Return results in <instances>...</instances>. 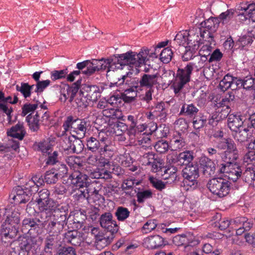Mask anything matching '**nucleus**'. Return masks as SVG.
Segmentation results:
<instances>
[{
	"instance_id": "nucleus-1",
	"label": "nucleus",
	"mask_w": 255,
	"mask_h": 255,
	"mask_svg": "<svg viewBox=\"0 0 255 255\" xmlns=\"http://www.w3.org/2000/svg\"><path fill=\"white\" fill-rule=\"evenodd\" d=\"M68 209L67 206L58 205L55 209L49 211L48 216L44 217L48 223L46 230L50 234L59 236L62 232L69 219L68 217Z\"/></svg>"
},
{
	"instance_id": "nucleus-2",
	"label": "nucleus",
	"mask_w": 255,
	"mask_h": 255,
	"mask_svg": "<svg viewBox=\"0 0 255 255\" xmlns=\"http://www.w3.org/2000/svg\"><path fill=\"white\" fill-rule=\"evenodd\" d=\"M148 49H141L138 53L129 51L122 54L115 55V61L117 62L118 65L115 67H117V69H122L123 66L140 67L143 64L145 65L148 60Z\"/></svg>"
},
{
	"instance_id": "nucleus-3",
	"label": "nucleus",
	"mask_w": 255,
	"mask_h": 255,
	"mask_svg": "<svg viewBox=\"0 0 255 255\" xmlns=\"http://www.w3.org/2000/svg\"><path fill=\"white\" fill-rule=\"evenodd\" d=\"M65 131L70 130L76 134L79 138H82L85 136L86 132L89 127L90 123L86 119H74L70 116L66 118L63 125Z\"/></svg>"
},
{
	"instance_id": "nucleus-4",
	"label": "nucleus",
	"mask_w": 255,
	"mask_h": 255,
	"mask_svg": "<svg viewBox=\"0 0 255 255\" xmlns=\"http://www.w3.org/2000/svg\"><path fill=\"white\" fill-rule=\"evenodd\" d=\"M26 186L24 189L19 186L14 188L9 195L10 198L18 204L28 202L30 199V196L37 191L38 186L33 181H29Z\"/></svg>"
},
{
	"instance_id": "nucleus-5",
	"label": "nucleus",
	"mask_w": 255,
	"mask_h": 255,
	"mask_svg": "<svg viewBox=\"0 0 255 255\" xmlns=\"http://www.w3.org/2000/svg\"><path fill=\"white\" fill-rule=\"evenodd\" d=\"M207 187L211 193L220 198L226 196L231 189L229 181L221 177L210 179L208 182Z\"/></svg>"
},
{
	"instance_id": "nucleus-6",
	"label": "nucleus",
	"mask_w": 255,
	"mask_h": 255,
	"mask_svg": "<svg viewBox=\"0 0 255 255\" xmlns=\"http://www.w3.org/2000/svg\"><path fill=\"white\" fill-rule=\"evenodd\" d=\"M81 79L78 80L73 83L71 86L68 84H62L60 87L61 96L59 100L61 102L65 103L69 98V102L72 103L78 92L81 84Z\"/></svg>"
},
{
	"instance_id": "nucleus-7",
	"label": "nucleus",
	"mask_w": 255,
	"mask_h": 255,
	"mask_svg": "<svg viewBox=\"0 0 255 255\" xmlns=\"http://www.w3.org/2000/svg\"><path fill=\"white\" fill-rule=\"evenodd\" d=\"M182 176L184 178V183L187 186L196 187L197 179L199 177L198 165L196 163L186 166L182 170Z\"/></svg>"
},
{
	"instance_id": "nucleus-8",
	"label": "nucleus",
	"mask_w": 255,
	"mask_h": 255,
	"mask_svg": "<svg viewBox=\"0 0 255 255\" xmlns=\"http://www.w3.org/2000/svg\"><path fill=\"white\" fill-rule=\"evenodd\" d=\"M49 191L47 189H43L38 192V197L36 198L40 211H45L47 214L55 209V207H54V203L49 199Z\"/></svg>"
},
{
	"instance_id": "nucleus-9",
	"label": "nucleus",
	"mask_w": 255,
	"mask_h": 255,
	"mask_svg": "<svg viewBox=\"0 0 255 255\" xmlns=\"http://www.w3.org/2000/svg\"><path fill=\"white\" fill-rule=\"evenodd\" d=\"M40 218H26L22 221V229L23 231L24 228L26 230H28L30 232L32 230L39 229L41 226L45 227L46 224V221L44 217L48 216V214L45 211L41 212L39 214Z\"/></svg>"
},
{
	"instance_id": "nucleus-10",
	"label": "nucleus",
	"mask_w": 255,
	"mask_h": 255,
	"mask_svg": "<svg viewBox=\"0 0 255 255\" xmlns=\"http://www.w3.org/2000/svg\"><path fill=\"white\" fill-rule=\"evenodd\" d=\"M100 222L101 227L111 234H115L119 230L117 222L113 220V216L110 212H106L102 214L100 219Z\"/></svg>"
},
{
	"instance_id": "nucleus-11",
	"label": "nucleus",
	"mask_w": 255,
	"mask_h": 255,
	"mask_svg": "<svg viewBox=\"0 0 255 255\" xmlns=\"http://www.w3.org/2000/svg\"><path fill=\"white\" fill-rule=\"evenodd\" d=\"M219 18L217 17H211L201 23L202 27L205 30L200 31L201 36L203 38L211 37V33L215 32L219 26Z\"/></svg>"
},
{
	"instance_id": "nucleus-12",
	"label": "nucleus",
	"mask_w": 255,
	"mask_h": 255,
	"mask_svg": "<svg viewBox=\"0 0 255 255\" xmlns=\"http://www.w3.org/2000/svg\"><path fill=\"white\" fill-rule=\"evenodd\" d=\"M226 143L227 150L222 153V158L227 163L235 161L238 158L236 145L230 138H226Z\"/></svg>"
},
{
	"instance_id": "nucleus-13",
	"label": "nucleus",
	"mask_w": 255,
	"mask_h": 255,
	"mask_svg": "<svg viewBox=\"0 0 255 255\" xmlns=\"http://www.w3.org/2000/svg\"><path fill=\"white\" fill-rule=\"evenodd\" d=\"M71 184L77 188H84L88 186L91 183L89 177L83 173L75 172L69 177Z\"/></svg>"
},
{
	"instance_id": "nucleus-14",
	"label": "nucleus",
	"mask_w": 255,
	"mask_h": 255,
	"mask_svg": "<svg viewBox=\"0 0 255 255\" xmlns=\"http://www.w3.org/2000/svg\"><path fill=\"white\" fill-rule=\"evenodd\" d=\"M194 159L193 152L189 150H186L180 153L176 158L173 159L172 163L176 165H185L186 166L193 163L192 162Z\"/></svg>"
},
{
	"instance_id": "nucleus-15",
	"label": "nucleus",
	"mask_w": 255,
	"mask_h": 255,
	"mask_svg": "<svg viewBox=\"0 0 255 255\" xmlns=\"http://www.w3.org/2000/svg\"><path fill=\"white\" fill-rule=\"evenodd\" d=\"M245 122L244 117L239 114H230L228 117V126L233 131L239 130Z\"/></svg>"
},
{
	"instance_id": "nucleus-16",
	"label": "nucleus",
	"mask_w": 255,
	"mask_h": 255,
	"mask_svg": "<svg viewBox=\"0 0 255 255\" xmlns=\"http://www.w3.org/2000/svg\"><path fill=\"white\" fill-rule=\"evenodd\" d=\"M34 239L32 237H20L18 240L14 243L13 245H18V247L23 253L25 255V253H28L34 245Z\"/></svg>"
},
{
	"instance_id": "nucleus-17",
	"label": "nucleus",
	"mask_w": 255,
	"mask_h": 255,
	"mask_svg": "<svg viewBox=\"0 0 255 255\" xmlns=\"http://www.w3.org/2000/svg\"><path fill=\"white\" fill-rule=\"evenodd\" d=\"M64 241L75 246H79L83 241L82 234L77 230L69 231L65 234Z\"/></svg>"
},
{
	"instance_id": "nucleus-18",
	"label": "nucleus",
	"mask_w": 255,
	"mask_h": 255,
	"mask_svg": "<svg viewBox=\"0 0 255 255\" xmlns=\"http://www.w3.org/2000/svg\"><path fill=\"white\" fill-rule=\"evenodd\" d=\"M201 168L205 175H212L214 174L216 169L213 161L206 156L201 157L199 161Z\"/></svg>"
},
{
	"instance_id": "nucleus-19",
	"label": "nucleus",
	"mask_w": 255,
	"mask_h": 255,
	"mask_svg": "<svg viewBox=\"0 0 255 255\" xmlns=\"http://www.w3.org/2000/svg\"><path fill=\"white\" fill-rule=\"evenodd\" d=\"M157 75L144 73L141 75L139 83L141 87L152 89L157 84Z\"/></svg>"
},
{
	"instance_id": "nucleus-20",
	"label": "nucleus",
	"mask_w": 255,
	"mask_h": 255,
	"mask_svg": "<svg viewBox=\"0 0 255 255\" xmlns=\"http://www.w3.org/2000/svg\"><path fill=\"white\" fill-rule=\"evenodd\" d=\"M16 227H12L9 224H7L5 228H3L0 236L1 241L4 243H10L11 240L16 235Z\"/></svg>"
},
{
	"instance_id": "nucleus-21",
	"label": "nucleus",
	"mask_w": 255,
	"mask_h": 255,
	"mask_svg": "<svg viewBox=\"0 0 255 255\" xmlns=\"http://www.w3.org/2000/svg\"><path fill=\"white\" fill-rule=\"evenodd\" d=\"M191 73V66L187 65L184 68L178 69L174 79L187 83L190 81Z\"/></svg>"
},
{
	"instance_id": "nucleus-22",
	"label": "nucleus",
	"mask_w": 255,
	"mask_h": 255,
	"mask_svg": "<svg viewBox=\"0 0 255 255\" xmlns=\"http://www.w3.org/2000/svg\"><path fill=\"white\" fill-rule=\"evenodd\" d=\"M25 134L22 123L18 122L15 126L12 127L7 131V134L11 137L22 140Z\"/></svg>"
},
{
	"instance_id": "nucleus-23",
	"label": "nucleus",
	"mask_w": 255,
	"mask_h": 255,
	"mask_svg": "<svg viewBox=\"0 0 255 255\" xmlns=\"http://www.w3.org/2000/svg\"><path fill=\"white\" fill-rule=\"evenodd\" d=\"M144 244L147 248L156 249L163 245V239L160 236L154 235L146 238L144 240Z\"/></svg>"
},
{
	"instance_id": "nucleus-24",
	"label": "nucleus",
	"mask_w": 255,
	"mask_h": 255,
	"mask_svg": "<svg viewBox=\"0 0 255 255\" xmlns=\"http://www.w3.org/2000/svg\"><path fill=\"white\" fill-rule=\"evenodd\" d=\"M227 169L226 176L229 179L236 182L241 177L242 170L241 167L236 164V161L233 162V164H232L230 168Z\"/></svg>"
},
{
	"instance_id": "nucleus-25",
	"label": "nucleus",
	"mask_w": 255,
	"mask_h": 255,
	"mask_svg": "<svg viewBox=\"0 0 255 255\" xmlns=\"http://www.w3.org/2000/svg\"><path fill=\"white\" fill-rule=\"evenodd\" d=\"M199 109L193 104H184L181 109L180 115H184L189 118H193L198 114Z\"/></svg>"
},
{
	"instance_id": "nucleus-26",
	"label": "nucleus",
	"mask_w": 255,
	"mask_h": 255,
	"mask_svg": "<svg viewBox=\"0 0 255 255\" xmlns=\"http://www.w3.org/2000/svg\"><path fill=\"white\" fill-rule=\"evenodd\" d=\"M85 90L87 99L89 102H96L101 96L99 88L95 85L87 86Z\"/></svg>"
},
{
	"instance_id": "nucleus-27",
	"label": "nucleus",
	"mask_w": 255,
	"mask_h": 255,
	"mask_svg": "<svg viewBox=\"0 0 255 255\" xmlns=\"http://www.w3.org/2000/svg\"><path fill=\"white\" fill-rule=\"evenodd\" d=\"M154 113L156 116V118L159 120L165 122L167 116V109L166 108V104L163 102L158 103L153 109Z\"/></svg>"
},
{
	"instance_id": "nucleus-28",
	"label": "nucleus",
	"mask_w": 255,
	"mask_h": 255,
	"mask_svg": "<svg viewBox=\"0 0 255 255\" xmlns=\"http://www.w3.org/2000/svg\"><path fill=\"white\" fill-rule=\"evenodd\" d=\"M243 180L255 187V168L252 166L246 168L243 174Z\"/></svg>"
},
{
	"instance_id": "nucleus-29",
	"label": "nucleus",
	"mask_w": 255,
	"mask_h": 255,
	"mask_svg": "<svg viewBox=\"0 0 255 255\" xmlns=\"http://www.w3.org/2000/svg\"><path fill=\"white\" fill-rule=\"evenodd\" d=\"M39 115L38 112H36L34 115L30 114L26 118V121L29 125V128L33 131H36L39 128Z\"/></svg>"
},
{
	"instance_id": "nucleus-30",
	"label": "nucleus",
	"mask_w": 255,
	"mask_h": 255,
	"mask_svg": "<svg viewBox=\"0 0 255 255\" xmlns=\"http://www.w3.org/2000/svg\"><path fill=\"white\" fill-rule=\"evenodd\" d=\"M236 12V10L233 8L228 9L226 11L222 12L217 17L219 22L223 24L229 23L233 19Z\"/></svg>"
},
{
	"instance_id": "nucleus-31",
	"label": "nucleus",
	"mask_w": 255,
	"mask_h": 255,
	"mask_svg": "<svg viewBox=\"0 0 255 255\" xmlns=\"http://www.w3.org/2000/svg\"><path fill=\"white\" fill-rule=\"evenodd\" d=\"M207 122V116L199 113L193 118V128L196 129H200L206 125Z\"/></svg>"
},
{
	"instance_id": "nucleus-32",
	"label": "nucleus",
	"mask_w": 255,
	"mask_h": 255,
	"mask_svg": "<svg viewBox=\"0 0 255 255\" xmlns=\"http://www.w3.org/2000/svg\"><path fill=\"white\" fill-rule=\"evenodd\" d=\"M235 96L232 92H229L226 95L221 101L217 103L216 106L217 108H222L230 110L231 103L234 100Z\"/></svg>"
},
{
	"instance_id": "nucleus-33",
	"label": "nucleus",
	"mask_w": 255,
	"mask_h": 255,
	"mask_svg": "<svg viewBox=\"0 0 255 255\" xmlns=\"http://www.w3.org/2000/svg\"><path fill=\"white\" fill-rule=\"evenodd\" d=\"M185 145V142L183 137L180 134L175 135L170 141V147L172 150H177L182 148Z\"/></svg>"
},
{
	"instance_id": "nucleus-34",
	"label": "nucleus",
	"mask_w": 255,
	"mask_h": 255,
	"mask_svg": "<svg viewBox=\"0 0 255 255\" xmlns=\"http://www.w3.org/2000/svg\"><path fill=\"white\" fill-rule=\"evenodd\" d=\"M206 60L207 57L205 56H196L195 58L194 61L189 63L187 65L188 66H191L192 71L194 69H195L197 71H198L204 67L205 62Z\"/></svg>"
},
{
	"instance_id": "nucleus-35",
	"label": "nucleus",
	"mask_w": 255,
	"mask_h": 255,
	"mask_svg": "<svg viewBox=\"0 0 255 255\" xmlns=\"http://www.w3.org/2000/svg\"><path fill=\"white\" fill-rule=\"evenodd\" d=\"M96 184L94 183H90L88 186H87L88 191V194H89V202L93 200L95 202L96 200H99L102 195L99 193L100 190L96 188L95 186Z\"/></svg>"
},
{
	"instance_id": "nucleus-36",
	"label": "nucleus",
	"mask_w": 255,
	"mask_h": 255,
	"mask_svg": "<svg viewBox=\"0 0 255 255\" xmlns=\"http://www.w3.org/2000/svg\"><path fill=\"white\" fill-rule=\"evenodd\" d=\"M230 112V109L217 108L215 113H213L212 116V119L219 122L229 117Z\"/></svg>"
},
{
	"instance_id": "nucleus-37",
	"label": "nucleus",
	"mask_w": 255,
	"mask_h": 255,
	"mask_svg": "<svg viewBox=\"0 0 255 255\" xmlns=\"http://www.w3.org/2000/svg\"><path fill=\"white\" fill-rule=\"evenodd\" d=\"M86 145L88 150H90L93 152H95L98 150H100L101 144L99 140L94 137L91 136L86 138Z\"/></svg>"
},
{
	"instance_id": "nucleus-38",
	"label": "nucleus",
	"mask_w": 255,
	"mask_h": 255,
	"mask_svg": "<svg viewBox=\"0 0 255 255\" xmlns=\"http://www.w3.org/2000/svg\"><path fill=\"white\" fill-rule=\"evenodd\" d=\"M115 150V145L110 141L101 146L99 152L100 154L104 156H106V154H107L108 156L110 157L114 154Z\"/></svg>"
},
{
	"instance_id": "nucleus-39",
	"label": "nucleus",
	"mask_w": 255,
	"mask_h": 255,
	"mask_svg": "<svg viewBox=\"0 0 255 255\" xmlns=\"http://www.w3.org/2000/svg\"><path fill=\"white\" fill-rule=\"evenodd\" d=\"M189 36H188V41H187L186 47L192 48L193 49H195L198 47L199 40L198 35L196 34L194 30H189Z\"/></svg>"
},
{
	"instance_id": "nucleus-40",
	"label": "nucleus",
	"mask_w": 255,
	"mask_h": 255,
	"mask_svg": "<svg viewBox=\"0 0 255 255\" xmlns=\"http://www.w3.org/2000/svg\"><path fill=\"white\" fill-rule=\"evenodd\" d=\"M189 34V32H188L186 30L180 31L175 36L174 42L179 45H183L186 47Z\"/></svg>"
},
{
	"instance_id": "nucleus-41",
	"label": "nucleus",
	"mask_w": 255,
	"mask_h": 255,
	"mask_svg": "<svg viewBox=\"0 0 255 255\" xmlns=\"http://www.w3.org/2000/svg\"><path fill=\"white\" fill-rule=\"evenodd\" d=\"M34 86V85H29L27 83H21L20 86L16 85V89L20 92L25 98H27L30 96L31 90Z\"/></svg>"
},
{
	"instance_id": "nucleus-42",
	"label": "nucleus",
	"mask_w": 255,
	"mask_h": 255,
	"mask_svg": "<svg viewBox=\"0 0 255 255\" xmlns=\"http://www.w3.org/2000/svg\"><path fill=\"white\" fill-rule=\"evenodd\" d=\"M115 59L116 57L115 55L110 58L107 59H104L102 70H105L108 68V70L107 72L109 73L112 70L114 71L115 69H117V67H115L116 65H118L117 62L115 61Z\"/></svg>"
},
{
	"instance_id": "nucleus-43",
	"label": "nucleus",
	"mask_w": 255,
	"mask_h": 255,
	"mask_svg": "<svg viewBox=\"0 0 255 255\" xmlns=\"http://www.w3.org/2000/svg\"><path fill=\"white\" fill-rule=\"evenodd\" d=\"M153 160L148 166H150L152 172L154 173L158 172L161 170L164 166L163 160L158 157V155H156Z\"/></svg>"
},
{
	"instance_id": "nucleus-44",
	"label": "nucleus",
	"mask_w": 255,
	"mask_h": 255,
	"mask_svg": "<svg viewBox=\"0 0 255 255\" xmlns=\"http://www.w3.org/2000/svg\"><path fill=\"white\" fill-rule=\"evenodd\" d=\"M233 80V77L227 74L219 83L220 89L222 91L225 92L230 88L232 89V82Z\"/></svg>"
},
{
	"instance_id": "nucleus-45",
	"label": "nucleus",
	"mask_w": 255,
	"mask_h": 255,
	"mask_svg": "<svg viewBox=\"0 0 255 255\" xmlns=\"http://www.w3.org/2000/svg\"><path fill=\"white\" fill-rule=\"evenodd\" d=\"M128 210L124 207H119L115 213V215L119 221H124L129 216Z\"/></svg>"
},
{
	"instance_id": "nucleus-46",
	"label": "nucleus",
	"mask_w": 255,
	"mask_h": 255,
	"mask_svg": "<svg viewBox=\"0 0 255 255\" xmlns=\"http://www.w3.org/2000/svg\"><path fill=\"white\" fill-rule=\"evenodd\" d=\"M89 101L87 96L84 95V93L80 91L79 95L75 99L76 106L80 108H86L89 105Z\"/></svg>"
},
{
	"instance_id": "nucleus-47",
	"label": "nucleus",
	"mask_w": 255,
	"mask_h": 255,
	"mask_svg": "<svg viewBox=\"0 0 255 255\" xmlns=\"http://www.w3.org/2000/svg\"><path fill=\"white\" fill-rule=\"evenodd\" d=\"M138 145L142 149H151V140L149 134L143 135L138 140Z\"/></svg>"
},
{
	"instance_id": "nucleus-48",
	"label": "nucleus",
	"mask_w": 255,
	"mask_h": 255,
	"mask_svg": "<svg viewBox=\"0 0 255 255\" xmlns=\"http://www.w3.org/2000/svg\"><path fill=\"white\" fill-rule=\"evenodd\" d=\"M173 52L171 49L167 47L164 48L160 54V60L164 63H168L172 59Z\"/></svg>"
},
{
	"instance_id": "nucleus-49",
	"label": "nucleus",
	"mask_w": 255,
	"mask_h": 255,
	"mask_svg": "<svg viewBox=\"0 0 255 255\" xmlns=\"http://www.w3.org/2000/svg\"><path fill=\"white\" fill-rule=\"evenodd\" d=\"M59 178L53 169L46 171L44 176L45 181L47 184H54Z\"/></svg>"
},
{
	"instance_id": "nucleus-50",
	"label": "nucleus",
	"mask_w": 255,
	"mask_h": 255,
	"mask_svg": "<svg viewBox=\"0 0 255 255\" xmlns=\"http://www.w3.org/2000/svg\"><path fill=\"white\" fill-rule=\"evenodd\" d=\"M52 169L54 170V172L57 174L58 177L60 178L64 177L68 172V168L66 165L61 162H58L56 166Z\"/></svg>"
},
{
	"instance_id": "nucleus-51",
	"label": "nucleus",
	"mask_w": 255,
	"mask_h": 255,
	"mask_svg": "<svg viewBox=\"0 0 255 255\" xmlns=\"http://www.w3.org/2000/svg\"><path fill=\"white\" fill-rule=\"evenodd\" d=\"M58 236L49 234L45 241V247L48 249H52L57 246Z\"/></svg>"
},
{
	"instance_id": "nucleus-52",
	"label": "nucleus",
	"mask_w": 255,
	"mask_h": 255,
	"mask_svg": "<svg viewBox=\"0 0 255 255\" xmlns=\"http://www.w3.org/2000/svg\"><path fill=\"white\" fill-rule=\"evenodd\" d=\"M5 222L11 226L12 227H16L20 222V214L17 212H12L11 215L7 217Z\"/></svg>"
},
{
	"instance_id": "nucleus-53",
	"label": "nucleus",
	"mask_w": 255,
	"mask_h": 255,
	"mask_svg": "<svg viewBox=\"0 0 255 255\" xmlns=\"http://www.w3.org/2000/svg\"><path fill=\"white\" fill-rule=\"evenodd\" d=\"M157 155L152 152H148L140 156V161L142 165H149Z\"/></svg>"
},
{
	"instance_id": "nucleus-54",
	"label": "nucleus",
	"mask_w": 255,
	"mask_h": 255,
	"mask_svg": "<svg viewBox=\"0 0 255 255\" xmlns=\"http://www.w3.org/2000/svg\"><path fill=\"white\" fill-rule=\"evenodd\" d=\"M187 83L174 79L171 87L173 89L174 93L176 97L181 95L182 91Z\"/></svg>"
},
{
	"instance_id": "nucleus-55",
	"label": "nucleus",
	"mask_w": 255,
	"mask_h": 255,
	"mask_svg": "<svg viewBox=\"0 0 255 255\" xmlns=\"http://www.w3.org/2000/svg\"><path fill=\"white\" fill-rule=\"evenodd\" d=\"M156 227V221L154 220H150L144 224L141 228V232L143 234H148L154 230Z\"/></svg>"
},
{
	"instance_id": "nucleus-56",
	"label": "nucleus",
	"mask_w": 255,
	"mask_h": 255,
	"mask_svg": "<svg viewBox=\"0 0 255 255\" xmlns=\"http://www.w3.org/2000/svg\"><path fill=\"white\" fill-rule=\"evenodd\" d=\"M154 147L157 152L160 153H164L168 150L169 146L166 141L161 140L158 141L154 145Z\"/></svg>"
},
{
	"instance_id": "nucleus-57",
	"label": "nucleus",
	"mask_w": 255,
	"mask_h": 255,
	"mask_svg": "<svg viewBox=\"0 0 255 255\" xmlns=\"http://www.w3.org/2000/svg\"><path fill=\"white\" fill-rule=\"evenodd\" d=\"M84 147L82 141L78 137L77 139H75L72 142L71 152L77 154L80 153L83 151Z\"/></svg>"
},
{
	"instance_id": "nucleus-58",
	"label": "nucleus",
	"mask_w": 255,
	"mask_h": 255,
	"mask_svg": "<svg viewBox=\"0 0 255 255\" xmlns=\"http://www.w3.org/2000/svg\"><path fill=\"white\" fill-rule=\"evenodd\" d=\"M68 73V69L54 70L51 72V78L53 81L65 78Z\"/></svg>"
},
{
	"instance_id": "nucleus-59",
	"label": "nucleus",
	"mask_w": 255,
	"mask_h": 255,
	"mask_svg": "<svg viewBox=\"0 0 255 255\" xmlns=\"http://www.w3.org/2000/svg\"><path fill=\"white\" fill-rule=\"evenodd\" d=\"M114 235L115 234H111L110 236H106V238L103 239L102 241H100L97 243H95L96 248L98 250H101L107 246L111 243L112 241L114 238Z\"/></svg>"
},
{
	"instance_id": "nucleus-60",
	"label": "nucleus",
	"mask_w": 255,
	"mask_h": 255,
	"mask_svg": "<svg viewBox=\"0 0 255 255\" xmlns=\"http://www.w3.org/2000/svg\"><path fill=\"white\" fill-rule=\"evenodd\" d=\"M33 100L34 101L36 102V103L31 104H24L23 106L22 107V115L23 116H26L28 113L31 112H33L35 111L38 106V101L36 100V98H33Z\"/></svg>"
},
{
	"instance_id": "nucleus-61",
	"label": "nucleus",
	"mask_w": 255,
	"mask_h": 255,
	"mask_svg": "<svg viewBox=\"0 0 255 255\" xmlns=\"http://www.w3.org/2000/svg\"><path fill=\"white\" fill-rule=\"evenodd\" d=\"M73 141L70 137L63 136L60 140V145L62 148L65 151L71 152Z\"/></svg>"
},
{
	"instance_id": "nucleus-62",
	"label": "nucleus",
	"mask_w": 255,
	"mask_h": 255,
	"mask_svg": "<svg viewBox=\"0 0 255 255\" xmlns=\"http://www.w3.org/2000/svg\"><path fill=\"white\" fill-rule=\"evenodd\" d=\"M87 188L84 187L78 188V190L76 191L75 196L78 200L86 199L89 202V194H88V191L87 190Z\"/></svg>"
},
{
	"instance_id": "nucleus-63",
	"label": "nucleus",
	"mask_w": 255,
	"mask_h": 255,
	"mask_svg": "<svg viewBox=\"0 0 255 255\" xmlns=\"http://www.w3.org/2000/svg\"><path fill=\"white\" fill-rule=\"evenodd\" d=\"M136 196L137 202L143 203L145 200L152 197V193L149 190H146L137 192Z\"/></svg>"
},
{
	"instance_id": "nucleus-64",
	"label": "nucleus",
	"mask_w": 255,
	"mask_h": 255,
	"mask_svg": "<svg viewBox=\"0 0 255 255\" xmlns=\"http://www.w3.org/2000/svg\"><path fill=\"white\" fill-rule=\"evenodd\" d=\"M50 83L51 81L49 80L38 82L35 85L36 89L34 91L35 92L37 93V95L41 94L50 84Z\"/></svg>"
}]
</instances>
